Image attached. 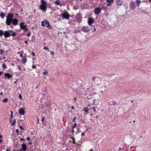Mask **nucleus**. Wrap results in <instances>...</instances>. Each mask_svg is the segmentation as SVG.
<instances>
[{"label":"nucleus","instance_id":"nucleus-58","mask_svg":"<svg viewBox=\"0 0 151 151\" xmlns=\"http://www.w3.org/2000/svg\"><path fill=\"white\" fill-rule=\"evenodd\" d=\"M14 151H19L18 150H14Z\"/></svg>","mask_w":151,"mask_h":151},{"label":"nucleus","instance_id":"nucleus-43","mask_svg":"<svg viewBox=\"0 0 151 151\" xmlns=\"http://www.w3.org/2000/svg\"><path fill=\"white\" fill-rule=\"evenodd\" d=\"M111 3H109V4H107V6H111Z\"/></svg>","mask_w":151,"mask_h":151},{"label":"nucleus","instance_id":"nucleus-24","mask_svg":"<svg viewBox=\"0 0 151 151\" xmlns=\"http://www.w3.org/2000/svg\"><path fill=\"white\" fill-rule=\"evenodd\" d=\"M2 67L4 69H5L6 68V66L5 63H3L2 64Z\"/></svg>","mask_w":151,"mask_h":151},{"label":"nucleus","instance_id":"nucleus-3","mask_svg":"<svg viewBox=\"0 0 151 151\" xmlns=\"http://www.w3.org/2000/svg\"><path fill=\"white\" fill-rule=\"evenodd\" d=\"M41 25L42 26H45L50 30L53 29L52 27L50 25L49 22L47 19H44L43 21L41 22Z\"/></svg>","mask_w":151,"mask_h":151},{"label":"nucleus","instance_id":"nucleus-36","mask_svg":"<svg viewBox=\"0 0 151 151\" xmlns=\"http://www.w3.org/2000/svg\"><path fill=\"white\" fill-rule=\"evenodd\" d=\"M27 140H28V141H30V138L29 137H27Z\"/></svg>","mask_w":151,"mask_h":151},{"label":"nucleus","instance_id":"nucleus-26","mask_svg":"<svg viewBox=\"0 0 151 151\" xmlns=\"http://www.w3.org/2000/svg\"><path fill=\"white\" fill-rule=\"evenodd\" d=\"M43 49H45V50H47L48 51H49V48L48 47H44L43 48Z\"/></svg>","mask_w":151,"mask_h":151},{"label":"nucleus","instance_id":"nucleus-47","mask_svg":"<svg viewBox=\"0 0 151 151\" xmlns=\"http://www.w3.org/2000/svg\"><path fill=\"white\" fill-rule=\"evenodd\" d=\"M72 132L73 133V134L74 132V130L73 129H72Z\"/></svg>","mask_w":151,"mask_h":151},{"label":"nucleus","instance_id":"nucleus-49","mask_svg":"<svg viewBox=\"0 0 151 151\" xmlns=\"http://www.w3.org/2000/svg\"><path fill=\"white\" fill-rule=\"evenodd\" d=\"M32 143V142H29L28 143V144L29 145H31Z\"/></svg>","mask_w":151,"mask_h":151},{"label":"nucleus","instance_id":"nucleus-28","mask_svg":"<svg viewBox=\"0 0 151 151\" xmlns=\"http://www.w3.org/2000/svg\"><path fill=\"white\" fill-rule=\"evenodd\" d=\"M16 123V121H15V120H13V123L11 125H12V126H14V125Z\"/></svg>","mask_w":151,"mask_h":151},{"label":"nucleus","instance_id":"nucleus-27","mask_svg":"<svg viewBox=\"0 0 151 151\" xmlns=\"http://www.w3.org/2000/svg\"><path fill=\"white\" fill-rule=\"evenodd\" d=\"M77 126V124L76 123H75L74 126L72 127V129H74V128L76 127Z\"/></svg>","mask_w":151,"mask_h":151},{"label":"nucleus","instance_id":"nucleus-17","mask_svg":"<svg viewBox=\"0 0 151 151\" xmlns=\"http://www.w3.org/2000/svg\"><path fill=\"white\" fill-rule=\"evenodd\" d=\"M136 2L137 3V6H139L140 4L141 1L140 0H136Z\"/></svg>","mask_w":151,"mask_h":151},{"label":"nucleus","instance_id":"nucleus-15","mask_svg":"<svg viewBox=\"0 0 151 151\" xmlns=\"http://www.w3.org/2000/svg\"><path fill=\"white\" fill-rule=\"evenodd\" d=\"M27 58L26 57H24L21 60V62L22 63L24 64L26 63L27 61Z\"/></svg>","mask_w":151,"mask_h":151},{"label":"nucleus","instance_id":"nucleus-13","mask_svg":"<svg viewBox=\"0 0 151 151\" xmlns=\"http://www.w3.org/2000/svg\"><path fill=\"white\" fill-rule=\"evenodd\" d=\"M4 75L5 76V79L6 78L8 79H9L12 76V75L8 73H4Z\"/></svg>","mask_w":151,"mask_h":151},{"label":"nucleus","instance_id":"nucleus-33","mask_svg":"<svg viewBox=\"0 0 151 151\" xmlns=\"http://www.w3.org/2000/svg\"><path fill=\"white\" fill-rule=\"evenodd\" d=\"M31 35V32H29L27 35V36H28V37H29Z\"/></svg>","mask_w":151,"mask_h":151},{"label":"nucleus","instance_id":"nucleus-55","mask_svg":"<svg viewBox=\"0 0 151 151\" xmlns=\"http://www.w3.org/2000/svg\"><path fill=\"white\" fill-rule=\"evenodd\" d=\"M2 142V140L1 139H0V142Z\"/></svg>","mask_w":151,"mask_h":151},{"label":"nucleus","instance_id":"nucleus-19","mask_svg":"<svg viewBox=\"0 0 151 151\" xmlns=\"http://www.w3.org/2000/svg\"><path fill=\"white\" fill-rule=\"evenodd\" d=\"M70 138L72 139V143L73 144H75L76 143V142H75V140L74 137H71Z\"/></svg>","mask_w":151,"mask_h":151},{"label":"nucleus","instance_id":"nucleus-4","mask_svg":"<svg viewBox=\"0 0 151 151\" xmlns=\"http://www.w3.org/2000/svg\"><path fill=\"white\" fill-rule=\"evenodd\" d=\"M41 4L40 5V9L44 11H46L47 9L46 6L47 5V2L44 0H42L41 1Z\"/></svg>","mask_w":151,"mask_h":151},{"label":"nucleus","instance_id":"nucleus-2","mask_svg":"<svg viewBox=\"0 0 151 151\" xmlns=\"http://www.w3.org/2000/svg\"><path fill=\"white\" fill-rule=\"evenodd\" d=\"M5 38L9 37L11 36L13 37L16 36L17 34L12 30L5 31Z\"/></svg>","mask_w":151,"mask_h":151},{"label":"nucleus","instance_id":"nucleus-29","mask_svg":"<svg viewBox=\"0 0 151 151\" xmlns=\"http://www.w3.org/2000/svg\"><path fill=\"white\" fill-rule=\"evenodd\" d=\"M17 67H18V69H19V70L20 71L21 70V66L19 65H18L17 66Z\"/></svg>","mask_w":151,"mask_h":151},{"label":"nucleus","instance_id":"nucleus-14","mask_svg":"<svg viewBox=\"0 0 151 151\" xmlns=\"http://www.w3.org/2000/svg\"><path fill=\"white\" fill-rule=\"evenodd\" d=\"M19 114L22 115H24L25 113V110L23 109H20L19 111Z\"/></svg>","mask_w":151,"mask_h":151},{"label":"nucleus","instance_id":"nucleus-61","mask_svg":"<svg viewBox=\"0 0 151 151\" xmlns=\"http://www.w3.org/2000/svg\"><path fill=\"white\" fill-rule=\"evenodd\" d=\"M90 106V105L89 104H88L87 106L88 107H89V106Z\"/></svg>","mask_w":151,"mask_h":151},{"label":"nucleus","instance_id":"nucleus-32","mask_svg":"<svg viewBox=\"0 0 151 151\" xmlns=\"http://www.w3.org/2000/svg\"><path fill=\"white\" fill-rule=\"evenodd\" d=\"M32 54L33 56H35V54L34 52H32Z\"/></svg>","mask_w":151,"mask_h":151},{"label":"nucleus","instance_id":"nucleus-60","mask_svg":"<svg viewBox=\"0 0 151 151\" xmlns=\"http://www.w3.org/2000/svg\"><path fill=\"white\" fill-rule=\"evenodd\" d=\"M6 151H10L9 150H8V149L6 150Z\"/></svg>","mask_w":151,"mask_h":151},{"label":"nucleus","instance_id":"nucleus-40","mask_svg":"<svg viewBox=\"0 0 151 151\" xmlns=\"http://www.w3.org/2000/svg\"><path fill=\"white\" fill-rule=\"evenodd\" d=\"M16 132L18 134L19 131V129H17L16 130Z\"/></svg>","mask_w":151,"mask_h":151},{"label":"nucleus","instance_id":"nucleus-53","mask_svg":"<svg viewBox=\"0 0 151 151\" xmlns=\"http://www.w3.org/2000/svg\"><path fill=\"white\" fill-rule=\"evenodd\" d=\"M3 74V73L2 72L0 71V75H2Z\"/></svg>","mask_w":151,"mask_h":151},{"label":"nucleus","instance_id":"nucleus-30","mask_svg":"<svg viewBox=\"0 0 151 151\" xmlns=\"http://www.w3.org/2000/svg\"><path fill=\"white\" fill-rule=\"evenodd\" d=\"M92 109H93V111L94 112H95V111H96V109H95V107H92Z\"/></svg>","mask_w":151,"mask_h":151},{"label":"nucleus","instance_id":"nucleus-21","mask_svg":"<svg viewBox=\"0 0 151 151\" xmlns=\"http://www.w3.org/2000/svg\"><path fill=\"white\" fill-rule=\"evenodd\" d=\"M8 101V99L7 98H5L3 100V101L4 103H6Z\"/></svg>","mask_w":151,"mask_h":151},{"label":"nucleus","instance_id":"nucleus-44","mask_svg":"<svg viewBox=\"0 0 151 151\" xmlns=\"http://www.w3.org/2000/svg\"><path fill=\"white\" fill-rule=\"evenodd\" d=\"M11 117H12L13 116V115H12V114H13V112L12 111H11Z\"/></svg>","mask_w":151,"mask_h":151},{"label":"nucleus","instance_id":"nucleus-5","mask_svg":"<svg viewBox=\"0 0 151 151\" xmlns=\"http://www.w3.org/2000/svg\"><path fill=\"white\" fill-rule=\"evenodd\" d=\"M61 16L63 18L66 19H68L70 16L66 10H64V12L61 14Z\"/></svg>","mask_w":151,"mask_h":151},{"label":"nucleus","instance_id":"nucleus-35","mask_svg":"<svg viewBox=\"0 0 151 151\" xmlns=\"http://www.w3.org/2000/svg\"><path fill=\"white\" fill-rule=\"evenodd\" d=\"M20 140H23L24 142L25 141V140H24V138H21L20 139Z\"/></svg>","mask_w":151,"mask_h":151},{"label":"nucleus","instance_id":"nucleus-64","mask_svg":"<svg viewBox=\"0 0 151 151\" xmlns=\"http://www.w3.org/2000/svg\"><path fill=\"white\" fill-rule=\"evenodd\" d=\"M150 2H151V0H149Z\"/></svg>","mask_w":151,"mask_h":151},{"label":"nucleus","instance_id":"nucleus-56","mask_svg":"<svg viewBox=\"0 0 151 151\" xmlns=\"http://www.w3.org/2000/svg\"><path fill=\"white\" fill-rule=\"evenodd\" d=\"M121 149L120 148L119 149V150H118V151H119L120 150H121Z\"/></svg>","mask_w":151,"mask_h":151},{"label":"nucleus","instance_id":"nucleus-51","mask_svg":"<svg viewBox=\"0 0 151 151\" xmlns=\"http://www.w3.org/2000/svg\"><path fill=\"white\" fill-rule=\"evenodd\" d=\"M93 29H94V32H95L96 30V28H95V27H93Z\"/></svg>","mask_w":151,"mask_h":151},{"label":"nucleus","instance_id":"nucleus-22","mask_svg":"<svg viewBox=\"0 0 151 151\" xmlns=\"http://www.w3.org/2000/svg\"><path fill=\"white\" fill-rule=\"evenodd\" d=\"M106 1L107 3H111V2H114V0H107Z\"/></svg>","mask_w":151,"mask_h":151},{"label":"nucleus","instance_id":"nucleus-23","mask_svg":"<svg viewBox=\"0 0 151 151\" xmlns=\"http://www.w3.org/2000/svg\"><path fill=\"white\" fill-rule=\"evenodd\" d=\"M55 4L57 5H60V3L59 1L58 0H57L55 1Z\"/></svg>","mask_w":151,"mask_h":151},{"label":"nucleus","instance_id":"nucleus-16","mask_svg":"<svg viewBox=\"0 0 151 151\" xmlns=\"http://www.w3.org/2000/svg\"><path fill=\"white\" fill-rule=\"evenodd\" d=\"M5 31L4 32L2 30H0V36H1L3 35L4 36V37L5 38Z\"/></svg>","mask_w":151,"mask_h":151},{"label":"nucleus","instance_id":"nucleus-8","mask_svg":"<svg viewBox=\"0 0 151 151\" xmlns=\"http://www.w3.org/2000/svg\"><path fill=\"white\" fill-rule=\"evenodd\" d=\"M82 18V17L81 14L80 13H78L77 14L76 17V19L77 20L78 22H81V21Z\"/></svg>","mask_w":151,"mask_h":151},{"label":"nucleus","instance_id":"nucleus-9","mask_svg":"<svg viewBox=\"0 0 151 151\" xmlns=\"http://www.w3.org/2000/svg\"><path fill=\"white\" fill-rule=\"evenodd\" d=\"M22 149H19V151H26L27 150V146L26 145V144L25 143H23L22 145Z\"/></svg>","mask_w":151,"mask_h":151},{"label":"nucleus","instance_id":"nucleus-6","mask_svg":"<svg viewBox=\"0 0 151 151\" xmlns=\"http://www.w3.org/2000/svg\"><path fill=\"white\" fill-rule=\"evenodd\" d=\"M24 22H22L20 25L21 29L24 30V32H27L28 30V29L26 25H24Z\"/></svg>","mask_w":151,"mask_h":151},{"label":"nucleus","instance_id":"nucleus-42","mask_svg":"<svg viewBox=\"0 0 151 151\" xmlns=\"http://www.w3.org/2000/svg\"><path fill=\"white\" fill-rule=\"evenodd\" d=\"M85 135V134L84 132H82L81 133V136H84Z\"/></svg>","mask_w":151,"mask_h":151},{"label":"nucleus","instance_id":"nucleus-45","mask_svg":"<svg viewBox=\"0 0 151 151\" xmlns=\"http://www.w3.org/2000/svg\"><path fill=\"white\" fill-rule=\"evenodd\" d=\"M71 108L72 109H74V107L73 106H72L71 107Z\"/></svg>","mask_w":151,"mask_h":151},{"label":"nucleus","instance_id":"nucleus-11","mask_svg":"<svg viewBox=\"0 0 151 151\" xmlns=\"http://www.w3.org/2000/svg\"><path fill=\"white\" fill-rule=\"evenodd\" d=\"M94 19L92 18H88V23L89 25L91 26L94 22Z\"/></svg>","mask_w":151,"mask_h":151},{"label":"nucleus","instance_id":"nucleus-50","mask_svg":"<svg viewBox=\"0 0 151 151\" xmlns=\"http://www.w3.org/2000/svg\"><path fill=\"white\" fill-rule=\"evenodd\" d=\"M1 53H0V54H2V53L3 52V51L2 50H1Z\"/></svg>","mask_w":151,"mask_h":151},{"label":"nucleus","instance_id":"nucleus-57","mask_svg":"<svg viewBox=\"0 0 151 151\" xmlns=\"http://www.w3.org/2000/svg\"><path fill=\"white\" fill-rule=\"evenodd\" d=\"M0 94H1V95H3V93L1 92L0 93Z\"/></svg>","mask_w":151,"mask_h":151},{"label":"nucleus","instance_id":"nucleus-37","mask_svg":"<svg viewBox=\"0 0 151 151\" xmlns=\"http://www.w3.org/2000/svg\"><path fill=\"white\" fill-rule=\"evenodd\" d=\"M36 66L35 65H32V68L34 69H35L36 68Z\"/></svg>","mask_w":151,"mask_h":151},{"label":"nucleus","instance_id":"nucleus-38","mask_svg":"<svg viewBox=\"0 0 151 151\" xmlns=\"http://www.w3.org/2000/svg\"><path fill=\"white\" fill-rule=\"evenodd\" d=\"M24 43L26 44L27 45L28 44V42H27V40H26V41H25L24 42Z\"/></svg>","mask_w":151,"mask_h":151},{"label":"nucleus","instance_id":"nucleus-18","mask_svg":"<svg viewBox=\"0 0 151 151\" xmlns=\"http://www.w3.org/2000/svg\"><path fill=\"white\" fill-rule=\"evenodd\" d=\"M0 16L1 17L3 18L5 16V14L3 12H1L0 14Z\"/></svg>","mask_w":151,"mask_h":151},{"label":"nucleus","instance_id":"nucleus-59","mask_svg":"<svg viewBox=\"0 0 151 151\" xmlns=\"http://www.w3.org/2000/svg\"><path fill=\"white\" fill-rule=\"evenodd\" d=\"M37 122H38V123L39 122V119H37Z\"/></svg>","mask_w":151,"mask_h":151},{"label":"nucleus","instance_id":"nucleus-39","mask_svg":"<svg viewBox=\"0 0 151 151\" xmlns=\"http://www.w3.org/2000/svg\"><path fill=\"white\" fill-rule=\"evenodd\" d=\"M20 128L21 129H22V130L24 129V128L22 126H20Z\"/></svg>","mask_w":151,"mask_h":151},{"label":"nucleus","instance_id":"nucleus-34","mask_svg":"<svg viewBox=\"0 0 151 151\" xmlns=\"http://www.w3.org/2000/svg\"><path fill=\"white\" fill-rule=\"evenodd\" d=\"M43 73L44 75H45L47 74V71H45V72H44Z\"/></svg>","mask_w":151,"mask_h":151},{"label":"nucleus","instance_id":"nucleus-62","mask_svg":"<svg viewBox=\"0 0 151 151\" xmlns=\"http://www.w3.org/2000/svg\"><path fill=\"white\" fill-rule=\"evenodd\" d=\"M142 137V136H139V138H141V137Z\"/></svg>","mask_w":151,"mask_h":151},{"label":"nucleus","instance_id":"nucleus-10","mask_svg":"<svg viewBox=\"0 0 151 151\" xmlns=\"http://www.w3.org/2000/svg\"><path fill=\"white\" fill-rule=\"evenodd\" d=\"M82 31L85 32H89L90 30L89 27L87 26H84L82 27Z\"/></svg>","mask_w":151,"mask_h":151},{"label":"nucleus","instance_id":"nucleus-63","mask_svg":"<svg viewBox=\"0 0 151 151\" xmlns=\"http://www.w3.org/2000/svg\"><path fill=\"white\" fill-rule=\"evenodd\" d=\"M131 102L132 103H133V100H132Z\"/></svg>","mask_w":151,"mask_h":151},{"label":"nucleus","instance_id":"nucleus-31","mask_svg":"<svg viewBox=\"0 0 151 151\" xmlns=\"http://www.w3.org/2000/svg\"><path fill=\"white\" fill-rule=\"evenodd\" d=\"M19 98L20 99H22V95L19 94Z\"/></svg>","mask_w":151,"mask_h":151},{"label":"nucleus","instance_id":"nucleus-12","mask_svg":"<svg viewBox=\"0 0 151 151\" xmlns=\"http://www.w3.org/2000/svg\"><path fill=\"white\" fill-rule=\"evenodd\" d=\"M101 11V9L99 7H97L95 9L94 12L95 14H98L100 13Z\"/></svg>","mask_w":151,"mask_h":151},{"label":"nucleus","instance_id":"nucleus-7","mask_svg":"<svg viewBox=\"0 0 151 151\" xmlns=\"http://www.w3.org/2000/svg\"><path fill=\"white\" fill-rule=\"evenodd\" d=\"M99 88L102 90L101 91V93H103L104 91H106V85L105 83H103L102 84L101 83L99 86Z\"/></svg>","mask_w":151,"mask_h":151},{"label":"nucleus","instance_id":"nucleus-20","mask_svg":"<svg viewBox=\"0 0 151 151\" xmlns=\"http://www.w3.org/2000/svg\"><path fill=\"white\" fill-rule=\"evenodd\" d=\"M84 111L85 112H87L89 110V109L87 107H84Z\"/></svg>","mask_w":151,"mask_h":151},{"label":"nucleus","instance_id":"nucleus-52","mask_svg":"<svg viewBox=\"0 0 151 151\" xmlns=\"http://www.w3.org/2000/svg\"><path fill=\"white\" fill-rule=\"evenodd\" d=\"M3 137V136L2 135H0V138H2Z\"/></svg>","mask_w":151,"mask_h":151},{"label":"nucleus","instance_id":"nucleus-1","mask_svg":"<svg viewBox=\"0 0 151 151\" xmlns=\"http://www.w3.org/2000/svg\"><path fill=\"white\" fill-rule=\"evenodd\" d=\"M14 14L9 13L6 17V23L8 26H9L12 23L14 25H16L18 22V20L16 19H14Z\"/></svg>","mask_w":151,"mask_h":151},{"label":"nucleus","instance_id":"nucleus-54","mask_svg":"<svg viewBox=\"0 0 151 151\" xmlns=\"http://www.w3.org/2000/svg\"><path fill=\"white\" fill-rule=\"evenodd\" d=\"M74 100L75 101H76V97H75V98H74Z\"/></svg>","mask_w":151,"mask_h":151},{"label":"nucleus","instance_id":"nucleus-41","mask_svg":"<svg viewBox=\"0 0 151 151\" xmlns=\"http://www.w3.org/2000/svg\"><path fill=\"white\" fill-rule=\"evenodd\" d=\"M51 55H54V53L53 52V51L52 52H51Z\"/></svg>","mask_w":151,"mask_h":151},{"label":"nucleus","instance_id":"nucleus-25","mask_svg":"<svg viewBox=\"0 0 151 151\" xmlns=\"http://www.w3.org/2000/svg\"><path fill=\"white\" fill-rule=\"evenodd\" d=\"M76 119H77L76 117L74 116L73 119V120L72 121L73 122H74L75 123H76Z\"/></svg>","mask_w":151,"mask_h":151},{"label":"nucleus","instance_id":"nucleus-46","mask_svg":"<svg viewBox=\"0 0 151 151\" xmlns=\"http://www.w3.org/2000/svg\"><path fill=\"white\" fill-rule=\"evenodd\" d=\"M45 118H42V121H44L45 120Z\"/></svg>","mask_w":151,"mask_h":151},{"label":"nucleus","instance_id":"nucleus-48","mask_svg":"<svg viewBox=\"0 0 151 151\" xmlns=\"http://www.w3.org/2000/svg\"><path fill=\"white\" fill-rule=\"evenodd\" d=\"M20 57H22H22H23V55H22V54H21V55H20Z\"/></svg>","mask_w":151,"mask_h":151}]
</instances>
